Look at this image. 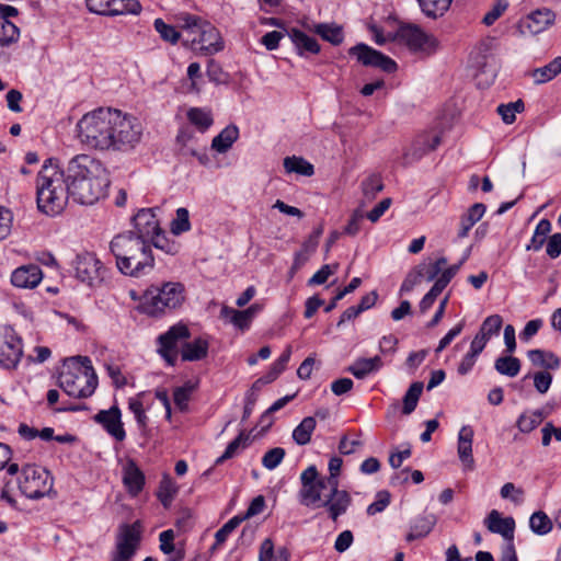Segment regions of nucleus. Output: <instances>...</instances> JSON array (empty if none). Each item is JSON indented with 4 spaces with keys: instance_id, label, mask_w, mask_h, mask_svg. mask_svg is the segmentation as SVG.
Segmentation results:
<instances>
[{
    "instance_id": "25",
    "label": "nucleus",
    "mask_w": 561,
    "mask_h": 561,
    "mask_svg": "<svg viewBox=\"0 0 561 561\" xmlns=\"http://www.w3.org/2000/svg\"><path fill=\"white\" fill-rule=\"evenodd\" d=\"M437 523V517L433 513H424L417 516L411 524L410 533L407 535V541L426 537Z\"/></svg>"
},
{
    "instance_id": "22",
    "label": "nucleus",
    "mask_w": 561,
    "mask_h": 561,
    "mask_svg": "<svg viewBox=\"0 0 561 561\" xmlns=\"http://www.w3.org/2000/svg\"><path fill=\"white\" fill-rule=\"evenodd\" d=\"M43 278V272L36 264L22 265L11 274V284L18 288H35Z\"/></svg>"
},
{
    "instance_id": "8",
    "label": "nucleus",
    "mask_w": 561,
    "mask_h": 561,
    "mask_svg": "<svg viewBox=\"0 0 561 561\" xmlns=\"http://www.w3.org/2000/svg\"><path fill=\"white\" fill-rule=\"evenodd\" d=\"M185 299V288L182 283L167 282L161 286H150L141 297L139 309L150 317H158L167 310L179 308Z\"/></svg>"
},
{
    "instance_id": "1",
    "label": "nucleus",
    "mask_w": 561,
    "mask_h": 561,
    "mask_svg": "<svg viewBox=\"0 0 561 561\" xmlns=\"http://www.w3.org/2000/svg\"><path fill=\"white\" fill-rule=\"evenodd\" d=\"M77 129L83 145L101 151H129L142 135L136 117L111 107H99L84 114Z\"/></svg>"
},
{
    "instance_id": "5",
    "label": "nucleus",
    "mask_w": 561,
    "mask_h": 561,
    "mask_svg": "<svg viewBox=\"0 0 561 561\" xmlns=\"http://www.w3.org/2000/svg\"><path fill=\"white\" fill-rule=\"evenodd\" d=\"M70 196L67 169L60 170L53 159H47L36 178L38 210L49 216L58 215Z\"/></svg>"
},
{
    "instance_id": "12",
    "label": "nucleus",
    "mask_w": 561,
    "mask_h": 561,
    "mask_svg": "<svg viewBox=\"0 0 561 561\" xmlns=\"http://www.w3.org/2000/svg\"><path fill=\"white\" fill-rule=\"evenodd\" d=\"M190 330L185 324L172 325L165 333L158 336V352L170 366H174L178 358V343L190 337Z\"/></svg>"
},
{
    "instance_id": "33",
    "label": "nucleus",
    "mask_w": 561,
    "mask_h": 561,
    "mask_svg": "<svg viewBox=\"0 0 561 561\" xmlns=\"http://www.w3.org/2000/svg\"><path fill=\"white\" fill-rule=\"evenodd\" d=\"M561 72V56L556 57L548 65L531 71V77L536 84L546 83L556 78Z\"/></svg>"
},
{
    "instance_id": "37",
    "label": "nucleus",
    "mask_w": 561,
    "mask_h": 561,
    "mask_svg": "<svg viewBox=\"0 0 561 561\" xmlns=\"http://www.w3.org/2000/svg\"><path fill=\"white\" fill-rule=\"evenodd\" d=\"M187 119L199 131H206L214 123L211 112L202 107H192L187 111Z\"/></svg>"
},
{
    "instance_id": "42",
    "label": "nucleus",
    "mask_w": 561,
    "mask_h": 561,
    "mask_svg": "<svg viewBox=\"0 0 561 561\" xmlns=\"http://www.w3.org/2000/svg\"><path fill=\"white\" fill-rule=\"evenodd\" d=\"M249 442L250 436L244 431H241L239 435L228 444L224 454L216 459L215 465L219 466L226 460L234 457L240 447L245 448L249 445Z\"/></svg>"
},
{
    "instance_id": "32",
    "label": "nucleus",
    "mask_w": 561,
    "mask_h": 561,
    "mask_svg": "<svg viewBox=\"0 0 561 561\" xmlns=\"http://www.w3.org/2000/svg\"><path fill=\"white\" fill-rule=\"evenodd\" d=\"M527 356L535 366L553 370L560 367V358L552 352L530 350L527 352Z\"/></svg>"
},
{
    "instance_id": "24",
    "label": "nucleus",
    "mask_w": 561,
    "mask_h": 561,
    "mask_svg": "<svg viewBox=\"0 0 561 561\" xmlns=\"http://www.w3.org/2000/svg\"><path fill=\"white\" fill-rule=\"evenodd\" d=\"M473 434V430L469 425H463L458 434V457L465 468L469 470H472L474 465V459L472 456Z\"/></svg>"
},
{
    "instance_id": "58",
    "label": "nucleus",
    "mask_w": 561,
    "mask_h": 561,
    "mask_svg": "<svg viewBox=\"0 0 561 561\" xmlns=\"http://www.w3.org/2000/svg\"><path fill=\"white\" fill-rule=\"evenodd\" d=\"M500 494L503 499H510L515 504H519L524 500V490L516 488L512 482L503 484L500 490Z\"/></svg>"
},
{
    "instance_id": "35",
    "label": "nucleus",
    "mask_w": 561,
    "mask_h": 561,
    "mask_svg": "<svg viewBox=\"0 0 561 561\" xmlns=\"http://www.w3.org/2000/svg\"><path fill=\"white\" fill-rule=\"evenodd\" d=\"M289 553L286 548H279L275 551L274 542L266 538L260 547L259 561H288Z\"/></svg>"
},
{
    "instance_id": "61",
    "label": "nucleus",
    "mask_w": 561,
    "mask_h": 561,
    "mask_svg": "<svg viewBox=\"0 0 561 561\" xmlns=\"http://www.w3.org/2000/svg\"><path fill=\"white\" fill-rule=\"evenodd\" d=\"M160 540V550L165 554H174L178 549H175L173 540H174V531L172 529L164 530L159 535Z\"/></svg>"
},
{
    "instance_id": "40",
    "label": "nucleus",
    "mask_w": 561,
    "mask_h": 561,
    "mask_svg": "<svg viewBox=\"0 0 561 561\" xmlns=\"http://www.w3.org/2000/svg\"><path fill=\"white\" fill-rule=\"evenodd\" d=\"M423 388L424 385L422 381H414L410 385L409 389L403 396L402 413L404 415H409L415 410L420 397L422 394Z\"/></svg>"
},
{
    "instance_id": "47",
    "label": "nucleus",
    "mask_w": 561,
    "mask_h": 561,
    "mask_svg": "<svg viewBox=\"0 0 561 561\" xmlns=\"http://www.w3.org/2000/svg\"><path fill=\"white\" fill-rule=\"evenodd\" d=\"M502 325L503 318L500 314H492L483 320L478 333L489 342L492 336L499 335Z\"/></svg>"
},
{
    "instance_id": "51",
    "label": "nucleus",
    "mask_w": 561,
    "mask_h": 561,
    "mask_svg": "<svg viewBox=\"0 0 561 561\" xmlns=\"http://www.w3.org/2000/svg\"><path fill=\"white\" fill-rule=\"evenodd\" d=\"M382 190L383 183L379 174H371L362 182V191L367 199H374Z\"/></svg>"
},
{
    "instance_id": "2",
    "label": "nucleus",
    "mask_w": 561,
    "mask_h": 561,
    "mask_svg": "<svg viewBox=\"0 0 561 561\" xmlns=\"http://www.w3.org/2000/svg\"><path fill=\"white\" fill-rule=\"evenodd\" d=\"M342 463L341 458L332 457L329 461L328 477H320L314 465L309 466L300 474L301 489L298 492L300 504L324 507L333 522L344 515L352 504L351 494L339 489Z\"/></svg>"
},
{
    "instance_id": "21",
    "label": "nucleus",
    "mask_w": 561,
    "mask_h": 561,
    "mask_svg": "<svg viewBox=\"0 0 561 561\" xmlns=\"http://www.w3.org/2000/svg\"><path fill=\"white\" fill-rule=\"evenodd\" d=\"M489 531L501 535L507 545L513 543L515 531V519L512 516L502 517L501 513L492 510L484 519Z\"/></svg>"
},
{
    "instance_id": "36",
    "label": "nucleus",
    "mask_w": 561,
    "mask_h": 561,
    "mask_svg": "<svg viewBox=\"0 0 561 561\" xmlns=\"http://www.w3.org/2000/svg\"><path fill=\"white\" fill-rule=\"evenodd\" d=\"M283 165L287 173H297L304 176H311L314 174L313 165L302 157H286Z\"/></svg>"
},
{
    "instance_id": "56",
    "label": "nucleus",
    "mask_w": 561,
    "mask_h": 561,
    "mask_svg": "<svg viewBox=\"0 0 561 561\" xmlns=\"http://www.w3.org/2000/svg\"><path fill=\"white\" fill-rule=\"evenodd\" d=\"M206 75L209 81L216 84H222L228 82V73L225 72L219 62L210 59L207 64Z\"/></svg>"
},
{
    "instance_id": "9",
    "label": "nucleus",
    "mask_w": 561,
    "mask_h": 561,
    "mask_svg": "<svg viewBox=\"0 0 561 561\" xmlns=\"http://www.w3.org/2000/svg\"><path fill=\"white\" fill-rule=\"evenodd\" d=\"M19 489L22 494L31 500L48 496L53 491V477L43 467L26 465L21 470Z\"/></svg>"
},
{
    "instance_id": "52",
    "label": "nucleus",
    "mask_w": 561,
    "mask_h": 561,
    "mask_svg": "<svg viewBox=\"0 0 561 561\" xmlns=\"http://www.w3.org/2000/svg\"><path fill=\"white\" fill-rule=\"evenodd\" d=\"M191 229L190 214L184 207L176 209V216L171 222V232L175 236H180Z\"/></svg>"
},
{
    "instance_id": "60",
    "label": "nucleus",
    "mask_w": 561,
    "mask_h": 561,
    "mask_svg": "<svg viewBox=\"0 0 561 561\" xmlns=\"http://www.w3.org/2000/svg\"><path fill=\"white\" fill-rule=\"evenodd\" d=\"M411 472V479L415 484L423 482L424 476L420 470H412L410 468H404L401 472L396 473L391 477L390 483L391 485H397L399 482L408 481V473Z\"/></svg>"
},
{
    "instance_id": "6",
    "label": "nucleus",
    "mask_w": 561,
    "mask_h": 561,
    "mask_svg": "<svg viewBox=\"0 0 561 561\" xmlns=\"http://www.w3.org/2000/svg\"><path fill=\"white\" fill-rule=\"evenodd\" d=\"M57 385L69 397L85 399L98 387V376L87 356L66 358L58 375Z\"/></svg>"
},
{
    "instance_id": "16",
    "label": "nucleus",
    "mask_w": 561,
    "mask_h": 561,
    "mask_svg": "<svg viewBox=\"0 0 561 561\" xmlns=\"http://www.w3.org/2000/svg\"><path fill=\"white\" fill-rule=\"evenodd\" d=\"M93 420L117 442H123L125 439L126 432L122 422V412L117 405H113L108 410H100L93 416Z\"/></svg>"
},
{
    "instance_id": "3",
    "label": "nucleus",
    "mask_w": 561,
    "mask_h": 561,
    "mask_svg": "<svg viewBox=\"0 0 561 561\" xmlns=\"http://www.w3.org/2000/svg\"><path fill=\"white\" fill-rule=\"evenodd\" d=\"M71 197L82 205H93L107 194L110 176L105 167L89 154H78L67 165Z\"/></svg>"
},
{
    "instance_id": "30",
    "label": "nucleus",
    "mask_w": 561,
    "mask_h": 561,
    "mask_svg": "<svg viewBox=\"0 0 561 561\" xmlns=\"http://www.w3.org/2000/svg\"><path fill=\"white\" fill-rule=\"evenodd\" d=\"M486 210V206L482 203H476L466 214L460 218V229L458 231V238H465L468 236L470 229L476 222H478Z\"/></svg>"
},
{
    "instance_id": "19",
    "label": "nucleus",
    "mask_w": 561,
    "mask_h": 561,
    "mask_svg": "<svg viewBox=\"0 0 561 561\" xmlns=\"http://www.w3.org/2000/svg\"><path fill=\"white\" fill-rule=\"evenodd\" d=\"M73 267L79 280L93 285V282L100 277L102 264L95 254L85 252L76 256Z\"/></svg>"
},
{
    "instance_id": "62",
    "label": "nucleus",
    "mask_w": 561,
    "mask_h": 561,
    "mask_svg": "<svg viewBox=\"0 0 561 561\" xmlns=\"http://www.w3.org/2000/svg\"><path fill=\"white\" fill-rule=\"evenodd\" d=\"M552 382V375L548 371H538L534 375V386L539 393H546Z\"/></svg>"
},
{
    "instance_id": "63",
    "label": "nucleus",
    "mask_w": 561,
    "mask_h": 561,
    "mask_svg": "<svg viewBox=\"0 0 561 561\" xmlns=\"http://www.w3.org/2000/svg\"><path fill=\"white\" fill-rule=\"evenodd\" d=\"M323 233V225L320 224L313 229L309 238L302 243L304 251L306 253H313L319 244V239Z\"/></svg>"
},
{
    "instance_id": "27",
    "label": "nucleus",
    "mask_w": 561,
    "mask_h": 561,
    "mask_svg": "<svg viewBox=\"0 0 561 561\" xmlns=\"http://www.w3.org/2000/svg\"><path fill=\"white\" fill-rule=\"evenodd\" d=\"M309 31L334 46L341 45L344 41L343 27L335 23H316Z\"/></svg>"
},
{
    "instance_id": "28",
    "label": "nucleus",
    "mask_w": 561,
    "mask_h": 561,
    "mask_svg": "<svg viewBox=\"0 0 561 561\" xmlns=\"http://www.w3.org/2000/svg\"><path fill=\"white\" fill-rule=\"evenodd\" d=\"M208 348V341L203 337H196L191 342H185L181 351L182 359L186 362L201 360L207 356Z\"/></svg>"
},
{
    "instance_id": "49",
    "label": "nucleus",
    "mask_w": 561,
    "mask_h": 561,
    "mask_svg": "<svg viewBox=\"0 0 561 561\" xmlns=\"http://www.w3.org/2000/svg\"><path fill=\"white\" fill-rule=\"evenodd\" d=\"M153 27L160 37L167 43L174 45L181 38V33L175 28V26L165 23L160 18L154 20Z\"/></svg>"
},
{
    "instance_id": "23",
    "label": "nucleus",
    "mask_w": 561,
    "mask_h": 561,
    "mask_svg": "<svg viewBox=\"0 0 561 561\" xmlns=\"http://www.w3.org/2000/svg\"><path fill=\"white\" fill-rule=\"evenodd\" d=\"M287 34L300 57H307L308 55H317L320 53L321 46L317 39L307 35L305 32L298 28H290Z\"/></svg>"
},
{
    "instance_id": "11",
    "label": "nucleus",
    "mask_w": 561,
    "mask_h": 561,
    "mask_svg": "<svg viewBox=\"0 0 561 561\" xmlns=\"http://www.w3.org/2000/svg\"><path fill=\"white\" fill-rule=\"evenodd\" d=\"M348 55L365 67L378 68L387 73H393L398 68L392 58L365 43H358L351 47Z\"/></svg>"
},
{
    "instance_id": "53",
    "label": "nucleus",
    "mask_w": 561,
    "mask_h": 561,
    "mask_svg": "<svg viewBox=\"0 0 561 561\" xmlns=\"http://www.w3.org/2000/svg\"><path fill=\"white\" fill-rule=\"evenodd\" d=\"M243 522V518L240 516H234L231 519H229L221 528H219L215 534V545L214 549L217 546L222 545L228 536Z\"/></svg>"
},
{
    "instance_id": "50",
    "label": "nucleus",
    "mask_w": 561,
    "mask_h": 561,
    "mask_svg": "<svg viewBox=\"0 0 561 561\" xmlns=\"http://www.w3.org/2000/svg\"><path fill=\"white\" fill-rule=\"evenodd\" d=\"M150 245L162 250L167 254L175 255L179 252L180 245L175 241L169 240L163 230L157 232L153 237L149 238Z\"/></svg>"
},
{
    "instance_id": "57",
    "label": "nucleus",
    "mask_w": 561,
    "mask_h": 561,
    "mask_svg": "<svg viewBox=\"0 0 561 561\" xmlns=\"http://www.w3.org/2000/svg\"><path fill=\"white\" fill-rule=\"evenodd\" d=\"M508 2L506 0H496L492 9L484 15L482 22L490 26L506 11Z\"/></svg>"
},
{
    "instance_id": "7",
    "label": "nucleus",
    "mask_w": 561,
    "mask_h": 561,
    "mask_svg": "<svg viewBox=\"0 0 561 561\" xmlns=\"http://www.w3.org/2000/svg\"><path fill=\"white\" fill-rule=\"evenodd\" d=\"M178 27L186 34L185 43L203 55H213L224 48L218 30L203 18L181 12L174 16Z\"/></svg>"
},
{
    "instance_id": "55",
    "label": "nucleus",
    "mask_w": 561,
    "mask_h": 561,
    "mask_svg": "<svg viewBox=\"0 0 561 561\" xmlns=\"http://www.w3.org/2000/svg\"><path fill=\"white\" fill-rule=\"evenodd\" d=\"M285 455L286 451L284 448L274 447L264 454L262 465L267 470H273L283 461Z\"/></svg>"
},
{
    "instance_id": "43",
    "label": "nucleus",
    "mask_w": 561,
    "mask_h": 561,
    "mask_svg": "<svg viewBox=\"0 0 561 561\" xmlns=\"http://www.w3.org/2000/svg\"><path fill=\"white\" fill-rule=\"evenodd\" d=\"M197 388V382L186 381L183 386L176 387L173 391V401L181 412L188 410L191 394Z\"/></svg>"
},
{
    "instance_id": "14",
    "label": "nucleus",
    "mask_w": 561,
    "mask_h": 561,
    "mask_svg": "<svg viewBox=\"0 0 561 561\" xmlns=\"http://www.w3.org/2000/svg\"><path fill=\"white\" fill-rule=\"evenodd\" d=\"M396 38L414 51L435 48L437 45L433 36L426 34L415 24L400 25L396 33Z\"/></svg>"
},
{
    "instance_id": "31",
    "label": "nucleus",
    "mask_w": 561,
    "mask_h": 561,
    "mask_svg": "<svg viewBox=\"0 0 561 561\" xmlns=\"http://www.w3.org/2000/svg\"><path fill=\"white\" fill-rule=\"evenodd\" d=\"M179 492L176 482L164 473L159 482L156 495L164 508H169Z\"/></svg>"
},
{
    "instance_id": "48",
    "label": "nucleus",
    "mask_w": 561,
    "mask_h": 561,
    "mask_svg": "<svg viewBox=\"0 0 561 561\" xmlns=\"http://www.w3.org/2000/svg\"><path fill=\"white\" fill-rule=\"evenodd\" d=\"M542 411L536 410L533 411L530 414H520L519 417L517 419L516 426L522 433H530L542 422Z\"/></svg>"
},
{
    "instance_id": "38",
    "label": "nucleus",
    "mask_w": 561,
    "mask_h": 561,
    "mask_svg": "<svg viewBox=\"0 0 561 561\" xmlns=\"http://www.w3.org/2000/svg\"><path fill=\"white\" fill-rule=\"evenodd\" d=\"M220 316L229 320L237 329L247 331L252 321L249 319L244 310H238L228 306H224L220 310Z\"/></svg>"
},
{
    "instance_id": "54",
    "label": "nucleus",
    "mask_w": 561,
    "mask_h": 561,
    "mask_svg": "<svg viewBox=\"0 0 561 561\" xmlns=\"http://www.w3.org/2000/svg\"><path fill=\"white\" fill-rule=\"evenodd\" d=\"M391 494L387 490L378 491L376 500L368 505L366 512L369 516L376 515L377 513L383 512L390 504Z\"/></svg>"
},
{
    "instance_id": "45",
    "label": "nucleus",
    "mask_w": 561,
    "mask_h": 561,
    "mask_svg": "<svg viewBox=\"0 0 561 561\" xmlns=\"http://www.w3.org/2000/svg\"><path fill=\"white\" fill-rule=\"evenodd\" d=\"M20 36L19 27L11 21L0 16V46L8 47L18 42Z\"/></svg>"
},
{
    "instance_id": "20",
    "label": "nucleus",
    "mask_w": 561,
    "mask_h": 561,
    "mask_svg": "<svg viewBox=\"0 0 561 561\" xmlns=\"http://www.w3.org/2000/svg\"><path fill=\"white\" fill-rule=\"evenodd\" d=\"M122 474V481L127 493L131 497L138 496L145 488L146 477L137 462L128 458L123 466Z\"/></svg>"
},
{
    "instance_id": "46",
    "label": "nucleus",
    "mask_w": 561,
    "mask_h": 561,
    "mask_svg": "<svg viewBox=\"0 0 561 561\" xmlns=\"http://www.w3.org/2000/svg\"><path fill=\"white\" fill-rule=\"evenodd\" d=\"M529 527L536 535L543 536L551 531L552 522L545 512L538 511L531 514Z\"/></svg>"
},
{
    "instance_id": "4",
    "label": "nucleus",
    "mask_w": 561,
    "mask_h": 561,
    "mask_svg": "<svg viewBox=\"0 0 561 561\" xmlns=\"http://www.w3.org/2000/svg\"><path fill=\"white\" fill-rule=\"evenodd\" d=\"M117 270L125 276L139 278L154 267L151 245L135 236L133 231L116 234L110 242Z\"/></svg>"
},
{
    "instance_id": "41",
    "label": "nucleus",
    "mask_w": 561,
    "mask_h": 561,
    "mask_svg": "<svg viewBox=\"0 0 561 561\" xmlns=\"http://www.w3.org/2000/svg\"><path fill=\"white\" fill-rule=\"evenodd\" d=\"M141 9L142 7L138 0H111L108 15H138L141 12Z\"/></svg>"
},
{
    "instance_id": "10",
    "label": "nucleus",
    "mask_w": 561,
    "mask_h": 561,
    "mask_svg": "<svg viewBox=\"0 0 561 561\" xmlns=\"http://www.w3.org/2000/svg\"><path fill=\"white\" fill-rule=\"evenodd\" d=\"M141 542V523L123 524L116 536L115 550L110 561H133Z\"/></svg>"
},
{
    "instance_id": "15",
    "label": "nucleus",
    "mask_w": 561,
    "mask_h": 561,
    "mask_svg": "<svg viewBox=\"0 0 561 561\" xmlns=\"http://www.w3.org/2000/svg\"><path fill=\"white\" fill-rule=\"evenodd\" d=\"M442 142V137L436 133H422L412 141L411 146L404 151L402 164L410 165L421 160L425 154L434 151Z\"/></svg>"
},
{
    "instance_id": "64",
    "label": "nucleus",
    "mask_w": 561,
    "mask_h": 561,
    "mask_svg": "<svg viewBox=\"0 0 561 561\" xmlns=\"http://www.w3.org/2000/svg\"><path fill=\"white\" fill-rule=\"evenodd\" d=\"M547 255L550 259H557L561 254V233L557 232L549 237L546 247Z\"/></svg>"
},
{
    "instance_id": "59",
    "label": "nucleus",
    "mask_w": 561,
    "mask_h": 561,
    "mask_svg": "<svg viewBox=\"0 0 561 561\" xmlns=\"http://www.w3.org/2000/svg\"><path fill=\"white\" fill-rule=\"evenodd\" d=\"M128 409L134 413L137 424L140 428H145L148 423L142 402L138 399L131 398L128 401Z\"/></svg>"
},
{
    "instance_id": "13",
    "label": "nucleus",
    "mask_w": 561,
    "mask_h": 561,
    "mask_svg": "<svg viewBox=\"0 0 561 561\" xmlns=\"http://www.w3.org/2000/svg\"><path fill=\"white\" fill-rule=\"evenodd\" d=\"M23 355V345L20 336L13 329H4L0 335V366L7 369L15 368Z\"/></svg>"
},
{
    "instance_id": "44",
    "label": "nucleus",
    "mask_w": 561,
    "mask_h": 561,
    "mask_svg": "<svg viewBox=\"0 0 561 561\" xmlns=\"http://www.w3.org/2000/svg\"><path fill=\"white\" fill-rule=\"evenodd\" d=\"M495 370L507 377H515L520 370V360L514 356H500L494 363Z\"/></svg>"
},
{
    "instance_id": "39",
    "label": "nucleus",
    "mask_w": 561,
    "mask_h": 561,
    "mask_svg": "<svg viewBox=\"0 0 561 561\" xmlns=\"http://www.w3.org/2000/svg\"><path fill=\"white\" fill-rule=\"evenodd\" d=\"M417 2L426 16L437 19L450 8L453 0H417Z\"/></svg>"
},
{
    "instance_id": "17",
    "label": "nucleus",
    "mask_w": 561,
    "mask_h": 561,
    "mask_svg": "<svg viewBox=\"0 0 561 561\" xmlns=\"http://www.w3.org/2000/svg\"><path fill=\"white\" fill-rule=\"evenodd\" d=\"M556 14L552 10L541 8L529 13L519 22V31L522 34L537 35L546 31L553 24Z\"/></svg>"
},
{
    "instance_id": "18",
    "label": "nucleus",
    "mask_w": 561,
    "mask_h": 561,
    "mask_svg": "<svg viewBox=\"0 0 561 561\" xmlns=\"http://www.w3.org/2000/svg\"><path fill=\"white\" fill-rule=\"evenodd\" d=\"M135 236L142 241L149 242V238L161 232L159 220L156 217L153 209L142 208L131 219Z\"/></svg>"
},
{
    "instance_id": "34",
    "label": "nucleus",
    "mask_w": 561,
    "mask_h": 561,
    "mask_svg": "<svg viewBox=\"0 0 561 561\" xmlns=\"http://www.w3.org/2000/svg\"><path fill=\"white\" fill-rule=\"evenodd\" d=\"M316 425L317 422L313 416H306L302 419V421L293 431V439L295 443L299 446L309 444Z\"/></svg>"
},
{
    "instance_id": "29",
    "label": "nucleus",
    "mask_w": 561,
    "mask_h": 561,
    "mask_svg": "<svg viewBox=\"0 0 561 561\" xmlns=\"http://www.w3.org/2000/svg\"><path fill=\"white\" fill-rule=\"evenodd\" d=\"M238 137L239 128L234 124L228 125L213 138L211 148L219 153H225L238 140Z\"/></svg>"
},
{
    "instance_id": "26",
    "label": "nucleus",
    "mask_w": 561,
    "mask_h": 561,
    "mask_svg": "<svg viewBox=\"0 0 561 561\" xmlns=\"http://www.w3.org/2000/svg\"><path fill=\"white\" fill-rule=\"evenodd\" d=\"M383 366V362L380 356L376 355L371 358H357L354 364L347 367V371L351 373L357 379H364L369 374L378 371Z\"/></svg>"
}]
</instances>
